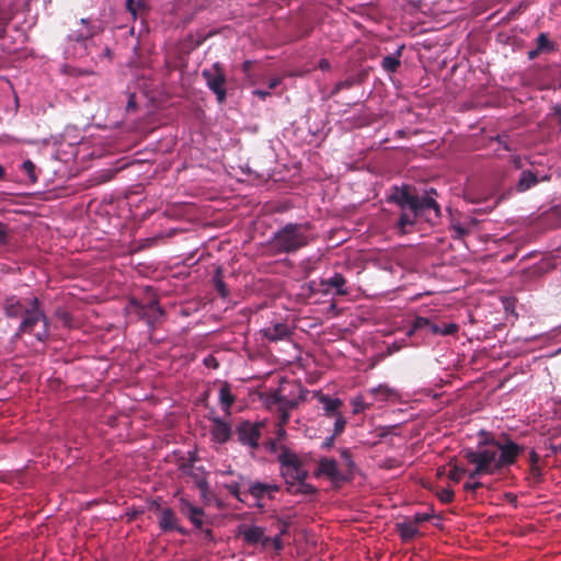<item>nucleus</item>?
<instances>
[{"mask_svg":"<svg viewBox=\"0 0 561 561\" xmlns=\"http://www.w3.org/2000/svg\"><path fill=\"white\" fill-rule=\"evenodd\" d=\"M432 195H437L435 188H431L424 195L419 196L412 192L410 185L393 187V192L388 201L394 203L401 210L396 224V229L401 236L411 231L417 218H423L432 225H435L440 219V206Z\"/></svg>","mask_w":561,"mask_h":561,"instance_id":"1","label":"nucleus"},{"mask_svg":"<svg viewBox=\"0 0 561 561\" xmlns=\"http://www.w3.org/2000/svg\"><path fill=\"white\" fill-rule=\"evenodd\" d=\"M103 32L101 23L90 19H81L76 28H72L67 36L68 51L75 58H84L91 56L95 62L102 60L104 57L111 59L112 50L108 46L101 48L99 53L94 50L98 48V37Z\"/></svg>","mask_w":561,"mask_h":561,"instance_id":"2","label":"nucleus"},{"mask_svg":"<svg viewBox=\"0 0 561 561\" xmlns=\"http://www.w3.org/2000/svg\"><path fill=\"white\" fill-rule=\"evenodd\" d=\"M309 228V224H287L277 230L270 242L274 253L289 254L307 247L310 242Z\"/></svg>","mask_w":561,"mask_h":561,"instance_id":"3","label":"nucleus"},{"mask_svg":"<svg viewBox=\"0 0 561 561\" xmlns=\"http://www.w3.org/2000/svg\"><path fill=\"white\" fill-rule=\"evenodd\" d=\"M496 454H499V448H493L492 442L479 445L477 449H463V458L468 463L474 467L473 470L468 473L469 478L472 479L484 474H493L499 471Z\"/></svg>","mask_w":561,"mask_h":561,"instance_id":"4","label":"nucleus"},{"mask_svg":"<svg viewBox=\"0 0 561 561\" xmlns=\"http://www.w3.org/2000/svg\"><path fill=\"white\" fill-rule=\"evenodd\" d=\"M43 323L42 331L35 334L36 339L44 342L49 335V320L41 308V302L37 297L30 300L28 308L25 309L22 321L15 333V337L20 339L23 334H31L37 323Z\"/></svg>","mask_w":561,"mask_h":561,"instance_id":"5","label":"nucleus"},{"mask_svg":"<svg viewBox=\"0 0 561 561\" xmlns=\"http://www.w3.org/2000/svg\"><path fill=\"white\" fill-rule=\"evenodd\" d=\"M277 459L280 463V474L285 479L286 486L295 485V483L307 480L309 477L302 460L295 453L285 449L278 455Z\"/></svg>","mask_w":561,"mask_h":561,"instance_id":"6","label":"nucleus"},{"mask_svg":"<svg viewBox=\"0 0 561 561\" xmlns=\"http://www.w3.org/2000/svg\"><path fill=\"white\" fill-rule=\"evenodd\" d=\"M208 89L216 95L218 103H224L227 98L226 73L219 62H215L210 68L202 71Z\"/></svg>","mask_w":561,"mask_h":561,"instance_id":"7","label":"nucleus"},{"mask_svg":"<svg viewBox=\"0 0 561 561\" xmlns=\"http://www.w3.org/2000/svg\"><path fill=\"white\" fill-rule=\"evenodd\" d=\"M261 427L260 423L242 421L236 426L238 442L243 446L256 449L261 438Z\"/></svg>","mask_w":561,"mask_h":561,"instance_id":"8","label":"nucleus"},{"mask_svg":"<svg viewBox=\"0 0 561 561\" xmlns=\"http://www.w3.org/2000/svg\"><path fill=\"white\" fill-rule=\"evenodd\" d=\"M491 442L493 448H499V454H496V462L499 466V470L515 463L518 455L523 451V447L518 446L516 443L512 440H507L504 444L495 442L494 439H492Z\"/></svg>","mask_w":561,"mask_h":561,"instance_id":"9","label":"nucleus"},{"mask_svg":"<svg viewBox=\"0 0 561 561\" xmlns=\"http://www.w3.org/2000/svg\"><path fill=\"white\" fill-rule=\"evenodd\" d=\"M130 304L135 308L139 318L146 320L150 327L154 325L163 316V310L159 306L157 299H150L147 304H140L133 299Z\"/></svg>","mask_w":561,"mask_h":561,"instance_id":"10","label":"nucleus"},{"mask_svg":"<svg viewBox=\"0 0 561 561\" xmlns=\"http://www.w3.org/2000/svg\"><path fill=\"white\" fill-rule=\"evenodd\" d=\"M239 535L248 545L261 543L263 547L268 546L271 537L265 536L264 529L260 526L241 525L239 527Z\"/></svg>","mask_w":561,"mask_h":561,"instance_id":"11","label":"nucleus"},{"mask_svg":"<svg viewBox=\"0 0 561 561\" xmlns=\"http://www.w3.org/2000/svg\"><path fill=\"white\" fill-rule=\"evenodd\" d=\"M180 512L188 518L195 528L202 529L204 525L205 512L202 507L193 505L187 499L180 497L179 500Z\"/></svg>","mask_w":561,"mask_h":561,"instance_id":"12","label":"nucleus"},{"mask_svg":"<svg viewBox=\"0 0 561 561\" xmlns=\"http://www.w3.org/2000/svg\"><path fill=\"white\" fill-rule=\"evenodd\" d=\"M159 527L162 531H178L181 535H187V530L179 525V518L175 512L170 507L160 508Z\"/></svg>","mask_w":561,"mask_h":561,"instance_id":"13","label":"nucleus"},{"mask_svg":"<svg viewBox=\"0 0 561 561\" xmlns=\"http://www.w3.org/2000/svg\"><path fill=\"white\" fill-rule=\"evenodd\" d=\"M262 335L270 342L288 340L293 331L285 322H274L261 330Z\"/></svg>","mask_w":561,"mask_h":561,"instance_id":"14","label":"nucleus"},{"mask_svg":"<svg viewBox=\"0 0 561 561\" xmlns=\"http://www.w3.org/2000/svg\"><path fill=\"white\" fill-rule=\"evenodd\" d=\"M210 436L215 443L226 444L232 436V430L229 423L220 417L211 419Z\"/></svg>","mask_w":561,"mask_h":561,"instance_id":"15","label":"nucleus"},{"mask_svg":"<svg viewBox=\"0 0 561 561\" xmlns=\"http://www.w3.org/2000/svg\"><path fill=\"white\" fill-rule=\"evenodd\" d=\"M316 476H325L332 481H344L345 477L341 474L337 468V462L333 458L323 457L319 460Z\"/></svg>","mask_w":561,"mask_h":561,"instance_id":"16","label":"nucleus"},{"mask_svg":"<svg viewBox=\"0 0 561 561\" xmlns=\"http://www.w3.org/2000/svg\"><path fill=\"white\" fill-rule=\"evenodd\" d=\"M345 285L346 278L341 273H335L333 276L321 280L323 291L329 293L334 289L335 294L339 296L347 295L348 291L345 288Z\"/></svg>","mask_w":561,"mask_h":561,"instance_id":"17","label":"nucleus"},{"mask_svg":"<svg viewBox=\"0 0 561 561\" xmlns=\"http://www.w3.org/2000/svg\"><path fill=\"white\" fill-rule=\"evenodd\" d=\"M417 331H425V332L432 333L434 335H438L439 325L432 322L428 318L415 317L412 320L407 334L412 335Z\"/></svg>","mask_w":561,"mask_h":561,"instance_id":"18","label":"nucleus"},{"mask_svg":"<svg viewBox=\"0 0 561 561\" xmlns=\"http://www.w3.org/2000/svg\"><path fill=\"white\" fill-rule=\"evenodd\" d=\"M556 50V45L549 39L547 33H540L536 39V48L527 53L528 59L534 60L542 53Z\"/></svg>","mask_w":561,"mask_h":561,"instance_id":"19","label":"nucleus"},{"mask_svg":"<svg viewBox=\"0 0 561 561\" xmlns=\"http://www.w3.org/2000/svg\"><path fill=\"white\" fill-rule=\"evenodd\" d=\"M3 309L4 314L8 318L13 319L19 317L23 318L26 308L15 296H10L5 299Z\"/></svg>","mask_w":561,"mask_h":561,"instance_id":"20","label":"nucleus"},{"mask_svg":"<svg viewBox=\"0 0 561 561\" xmlns=\"http://www.w3.org/2000/svg\"><path fill=\"white\" fill-rule=\"evenodd\" d=\"M538 174L531 170H524L516 183V191L524 193L539 183Z\"/></svg>","mask_w":561,"mask_h":561,"instance_id":"21","label":"nucleus"},{"mask_svg":"<svg viewBox=\"0 0 561 561\" xmlns=\"http://www.w3.org/2000/svg\"><path fill=\"white\" fill-rule=\"evenodd\" d=\"M319 401L322 403L324 414L329 417H333L340 414V408L343 405V402L339 398H331L328 394H320Z\"/></svg>","mask_w":561,"mask_h":561,"instance_id":"22","label":"nucleus"},{"mask_svg":"<svg viewBox=\"0 0 561 561\" xmlns=\"http://www.w3.org/2000/svg\"><path fill=\"white\" fill-rule=\"evenodd\" d=\"M126 10L131 14L133 19H144L149 13V5L145 0H126Z\"/></svg>","mask_w":561,"mask_h":561,"instance_id":"23","label":"nucleus"},{"mask_svg":"<svg viewBox=\"0 0 561 561\" xmlns=\"http://www.w3.org/2000/svg\"><path fill=\"white\" fill-rule=\"evenodd\" d=\"M403 46L399 47L394 54L385 56L381 60V68L389 73H393L401 66L400 57L402 55Z\"/></svg>","mask_w":561,"mask_h":561,"instance_id":"24","label":"nucleus"},{"mask_svg":"<svg viewBox=\"0 0 561 561\" xmlns=\"http://www.w3.org/2000/svg\"><path fill=\"white\" fill-rule=\"evenodd\" d=\"M236 397L231 392L230 385L225 382L219 389V402L225 412L230 415V408L234 403Z\"/></svg>","mask_w":561,"mask_h":561,"instance_id":"25","label":"nucleus"},{"mask_svg":"<svg viewBox=\"0 0 561 561\" xmlns=\"http://www.w3.org/2000/svg\"><path fill=\"white\" fill-rule=\"evenodd\" d=\"M400 538L410 541L419 535V528L411 519L397 524Z\"/></svg>","mask_w":561,"mask_h":561,"instance_id":"26","label":"nucleus"},{"mask_svg":"<svg viewBox=\"0 0 561 561\" xmlns=\"http://www.w3.org/2000/svg\"><path fill=\"white\" fill-rule=\"evenodd\" d=\"M187 476L191 477L194 480L195 485L201 491L202 496H206V494L209 491V485H208L207 479L204 476L203 468L202 467H197V468L195 467L193 469V472L191 474H187Z\"/></svg>","mask_w":561,"mask_h":561,"instance_id":"27","label":"nucleus"},{"mask_svg":"<svg viewBox=\"0 0 561 561\" xmlns=\"http://www.w3.org/2000/svg\"><path fill=\"white\" fill-rule=\"evenodd\" d=\"M286 491L293 495H297V494L312 495V494L317 493V488L310 483H307L306 480H301V481L297 482V485L289 484V486H286Z\"/></svg>","mask_w":561,"mask_h":561,"instance_id":"28","label":"nucleus"},{"mask_svg":"<svg viewBox=\"0 0 561 561\" xmlns=\"http://www.w3.org/2000/svg\"><path fill=\"white\" fill-rule=\"evenodd\" d=\"M213 283H214V286H215L217 293L222 298H227L229 296L228 287H227L226 283L224 282V275H222L221 267L216 268L215 274L213 276Z\"/></svg>","mask_w":561,"mask_h":561,"instance_id":"29","label":"nucleus"},{"mask_svg":"<svg viewBox=\"0 0 561 561\" xmlns=\"http://www.w3.org/2000/svg\"><path fill=\"white\" fill-rule=\"evenodd\" d=\"M359 83V79L355 76L348 77L345 80L337 82L333 90L331 91V95H336L340 91L345 89H351L355 84Z\"/></svg>","mask_w":561,"mask_h":561,"instance_id":"30","label":"nucleus"},{"mask_svg":"<svg viewBox=\"0 0 561 561\" xmlns=\"http://www.w3.org/2000/svg\"><path fill=\"white\" fill-rule=\"evenodd\" d=\"M267 493L266 483L254 482L249 486V494H251L255 500L260 501Z\"/></svg>","mask_w":561,"mask_h":561,"instance_id":"31","label":"nucleus"},{"mask_svg":"<svg viewBox=\"0 0 561 561\" xmlns=\"http://www.w3.org/2000/svg\"><path fill=\"white\" fill-rule=\"evenodd\" d=\"M35 169H36V167H35V164L31 160H25L22 163V170L27 175V178L30 179L31 183H36L37 182V176H36V173H35Z\"/></svg>","mask_w":561,"mask_h":561,"instance_id":"32","label":"nucleus"},{"mask_svg":"<svg viewBox=\"0 0 561 561\" xmlns=\"http://www.w3.org/2000/svg\"><path fill=\"white\" fill-rule=\"evenodd\" d=\"M224 486L238 501H240L242 503L245 502L240 492V484L238 482L226 483Z\"/></svg>","mask_w":561,"mask_h":561,"instance_id":"33","label":"nucleus"},{"mask_svg":"<svg viewBox=\"0 0 561 561\" xmlns=\"http://www.w3.org/2000/svg\"><path fill=\"white\" fill-rule=\"evenodd\" d=\"M334 417H335V422H334L333 435L340 436L344 432L347 421L341 413L335 415Z\"/></svg>","mask_w":561,"mask_h":561,"instance_id":"34","label":"nucleus"},{"mask_svg":"<svg viewBox=\"0 0 561 561\" xmlns=\"http://www.w3.org/2000/svg\"><path fill=\"white\" fill-rule=\"evenodd\" d=\"M195 461H196V456H195V454H193V455H191V457L187 461L181 462L179 465L180 471L185 476L191 474L193 472V469L195 468L194 467Z\"/></svg>","mask_w":561,"mask_h":561,"instance_id":"35","label":"nucleus"},{"mask_svg":"<svg viewBox=\"0 0 561 561\" xmlns=\"http://www.w3.org/2000/svg\"><path fill=\"white\" fill-rule=\"evenodd\" d=\"M466 473V469L461 468L457 465H454L451 469L449 470L448 478L455 482L458 483L461 480V477Z\"/></svg>","mask_w":561,"mask_h":561,"instance_id":"36","label":"nucleus"},{"mask_svg":"<svg viewBox=\"0 0 561 561\" xmlns=\"http://www.w3.org/2000/svg\"><path fill=\"white\" fill-rule=\"evenodd\" d=\"M459 331V325L456 323H447L443 327L439 325L438 335H454Z\"/></svg>","mask_w":561,"mask_h":561,"instance_id":"37","label":"nucleus"},{"mask_svg":"<svg viewBox=\"0 0 561 561\" xmlns=\"http://www.w3.org/2000/svg\"><path fill=\"white\" fill-rule=\"evenodd\" d=\"M437 496L443 503L447 504L454 501L455 492L451 489L445 488L437 493Z\"/></svg>","mask_w":561,"mask_h":561,"instance_id":"38","label":"nucleus"},{"mask_svg":"<svg viewBox=\"0 0 561 561\" xmlns=\"http://www.w3.org/2000/svg\"><path fill=\"white\" fill-rule=\"evenodd\" d=\"M431 518H432V515L428 514V513H416V514L413 515L411 520L413 523H415V525L417 526L419 524L427 522Z\"/></svg>","mask_w":561,"mask_h":561,"instance_id":"39","label":"nucleus"},{"mask_svg":"<svg viewBox=\"0 0 561 561\" xmlns=\"http://www.w3.org/2000/svg\"><path fill=\"white\" fill-rule=\"evenodd\" d=\"M340 454H341V457L343 458V460L345 461L346 466L348 468H353L354 467V461L352 459L351 450L347 449V448H343Z\"/></svg>","mask_w":561,"mask_h":561,"instance_id":"40","label":"nucleus"},{"mask_svg":"<svg viewBox=\"0 0 561 561\" xmlns=\"http://www.w3.org/2000/svg\"><path fill=\"white\" fill-rule=\"evenodd\" d=\"M529 471H530V477H531V479H533L535 482H537V483H538V482H540V481H541L542 472H541V469H540L539 465H538V466H535V465H534V466H531V467L529 468Z\"/></svg>","mask_w":561,"mask_h":561,"instance_id":"41","label":"nucleus"},{"mask_svg":"<svg viewBox=\"0 0 561 561\" xmlns=\"http://www.w3.org/2000/svg\"><path fill=\"white\" fill-rule=\"evenodd\" d=\"M9 241V231L5 225L0 222V247L5 245Z\"/></svg>","mask_w":561,"mask_h":561,"instance_id":"42","label":"nucleus"},{"mask_svg":"<svg viewBox=\"0 0 561 561\" xmlns=\"http://www.w3.org/2000/svg\"><path fill=\"white\" fill-rule=\"evenodd\" d=\"M268 545H272L273 548L276 550V551H280L283 550L284 548V545H283V541H282V538H280V535H277L273 538H271L270 540V543Z\"/></svg>","mask_w":561,"mask_h":561,"instance_id":"43","label":"nucleus"},{"mask_svg":"<svg viewBox=\"0 0 561 561\" xmlns=\"http://www.w3.org/2000/svg\"><path fill=\"white\" fill-rule=\"evenodd\" d=\"M337 436H334L333 434L329 437H327L323 442H322V445H321V448L322 449H325V450H329L333 447L334 445V440Z\"/></svg>","mask_w":561,"mask_h":561,"instance_id":"44","label":"nucleus"},{"mask_svg":"<svg viewBox=\"0 0 561 561\" xmlns=\"http://www.w3.org/2000/svg\"><path fill=\"white\" fill-rule=\"evenodd\" d=\"M482 486H483V484H482L481 482H479V481L473 482V483L466 482V483L463 484V489H465L466 491H472V492L477 491L478 489H480V488H482Z\"/></svg>","mask_w":561,"mask_h":561,"instance_id":"45","label":"nucleus"},{"mask_svg":"<svg viewBox=\"0 0 561 561\" xmlns=\"http://www.w3.org/2000/svg\"><path fill=\"white\" fill-rule=\"evenodd\" d=\"M539 455L534 450L531 449L530 453H529V463H530V467L531 466H538L539 465Z\"/></svg>","mask_w":561,"mask_h":561,"instance_id":"46","label":"nucleus"},{"mask_svg":"<svg viewBox=\"0 0 561 561\" xmlns=\"http://www.w3.org/2000/svg\"><path fill=\"white\" fill-rule=\"evenodd\" d=\"M126 108L127 111H135L137 108L136 96L134 93L129 95Z\"/></svg>","mask_w":561,"mask_h":561,"instance_id":"47","label":"nucleus"},{"mask_svg":"<svg viewBox=\"0 0 561 561\" xmlns=\"http://www.w3.org/2000/svg\"><path fill=\"white\" fill-rule=\"evenodd\" d=\"M204 363H205V365L207 367H213V368H217L218 367V363H217L216 358L213 357V356L206 357Z\"/></svg>","mask_w":561,"mask_h":561,"instance_id":"48","label":"nucleus"},{"mask_svg":"<svg viewBox=\"0 0 561 561\" xmlns=\"http://www.w3.org/2000/svg\"><path fill=\"white\" fill-rule=\"evenodd\" d=\"M253 66V61L252 60H245L243 64H242V71L249 76L250 73V70Z\"/></svg>","mask_w":561,"mask_h":561,"instance_id":"49","label":"nucleus"},{"mask_svg":"<svg viewBox=\"0 0 561 561\" xmlns=\"http://www.w3.org/2000/svg\"><path fill=\"white\" fill-rule=\"evenodd\" d=\"M266 488H267V495L270 499H273V496L271 495L272 492H277L279 491V485L277 484H266Z\"/></svg>","mask_w":561,"mask_h":561,"instance_id":"50","label":"nucleus"},{"mask_svg":"<svg viewBox=\"0 0 561 561\" xmlns=\"http://www.w3.org/2000/svg\"><path fill=\"white\" fill-rule=\"evenodd\" d=\"M253 93L262 100H265L270 95V92L264 90H255Z\"/></svg>","mask_w":561,"mask_h":561,"instance_id":"51","label":"nucleus"},{"mask_svg":"<svg viewBox=\"0 0 561 561\" xmlns=\"http://www.w3.org/2000/svg\"><path fill=\"white\" fill-rule=\"evenodd\" d=\"M319 67H320V69H322V70H328V69H330V62H329V60H327V59H321V60L319 61Z\"/></svg>","mask_w":561,"mask_h":561,"instance_id":"52","label":"nucleus"},{"mask_svg":"<svg viewBox=\"0 0 561 561\" xmlns=\"http://www.w3.org/2000/svg\"><path fill=\"white\" fill-rule=\"evenodd\" d=\"M288 420H289V414H288V412H287V411H285V410H283V411L280 412V423H282V424H286V423L288 422Z\"/></svg>","mask_w":561,"mask_h":561,"instance_id":"53","label":"nucleus"},{"mask_svg":"<svg viewBox=\"0 0 561 561\" xmlns=\"http://www.w3.org/2000/svg\"><path fill=\"white\" fill-rule=\"evenodd\" d=\"M280 80L279 79H273L270 84H268V88L270 89H275L278 84H279Z\"/></svg>","mask_w":561,"mask_h":561,"instance_id":"54","label":"nucleus"},{"mask_svg":"<svg viewBox=\"0 0 561 561\" xmlns=\"http://www.w3.org/2000/svg\"><path fill=\"white\" fill-rule=\"evenodd\" d=\"M554 114L558 117L559 124H561V108L559 106L554 108Z\"/></svg>","mask_w":561,"mask_h":561,"instance_id":"55","label":"nucleus"},{"mask_svg":"<svg viewBox=\"0 0 561 561\" xmlns=\"http://www.w3.org/2000/svg\"><path fill=\"white\" fill-rule=\"evenodd\" d=\"M205 537L209 540H213V531L211 529H206L205 531Z\"/></svg>","mask_w":561,"mask_h":561,"instance_id":"56","label":"nucleus"},{"mask_svg":"<svg viewBox=\"0 0 561 561\" xmlns=\"http://www.w3.org/2000/svg\"><path fill=\"white\" fill-rule=\"evenodd\" d=\"M9 23V20H2L0 26H1V30H0V34L4 32V27L5 25Z\"/></svg>","mask_w":561,"mask_h":561,"instance_id":"57","label":"nucleus"},{"mask_svg":"<svg viewBox=\"0 0 561 561\" xmlns=\"http://www.w3.org/2000/svg\"><path fill=\"white\" fill-rule=\"evenodd\" d=\"M513 161H514V164L516 168H520V158L519 157H515Z\"/></svg>","mask_w":561,"mask_h":561,"instance_id":"58","label":"nucleus"},{"mask_svg":"<svg viewBox=\"0 0 561 561\" xmlns=\"http://www.w3.org/2000/svg\"><path fill=\"white\" fill-rule=\"evenodd\" d=\"M287 533V525L285 524L279 533L280 537Z\"/></svg>","mask_w":561,"mask_h":561,"instance_id":"59","label":"nucleus"},{"mask_svg":"<svg viewBox=\"0 0 561 561\" xmlns=\"http://www.w3.org/2000/svg\"><path fill=\"white\" fill-rule=\"evenodd\" d=\"M554 451L561 455V443L557 445L554 448Z\"/></svg>","mask_w":561,"mask_h":561,"instance_id":"60","label":"nucleus"},{"mask_svg":"<svg viewBox=\"0 0 561 561\" xmlns=\"http://www.w3.org/2000/svg\"><path fill=\"white\" fill-rule=\"evenodd\" d=\"M456 229L461 234H463L466 232L465 229L462 227H460V226H457Z\"/></svg>","mask_w":561,"mask_h":561,"instance_id":"61","label":"nucleus"},{"mask_svg":"<svg viewBox=\"0 0 561 561\" xmlns=\"http://www.w3.org/2000/svg\"><path fill=\"white\" fill-rule=\"evenodd\" d=\"M4 175V169L3 167L0 164V179H2Z\"/></svg>","mask_w":561,"mask_h":561,"instance_id":"62","label":"nucleus"},{"mask_svg":"<svg viewBox=\"0 0 561 561\" xmlns=\"http://www.w3.org/2000/svg\"><path fill=\"white\" fill-rule=\"evenodd\" d=\"M503 148H504L505 150H507V151L510 150V147H508V145H507L506 142H503Z\"/></svg>","mask_w":561,"mask_h":561,"instance_id":"63","label":"nucleus"},{"mask_svg":"<svg viewBox=\"0 0 561 561\" xmlns=\"http://www.w3.org/2000/svg\"><path fill=\"white\" fill-rule=\"evenodd\" d=\"M549 179H550V176L546 175V176L541 178V181H548Z\"/></svg>","mask_w":561,"mask_h":561,"instance_id":"64","label":"nucleus"}]
</instances>
